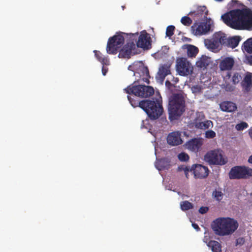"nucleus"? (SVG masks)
I'll return each mask as SVG.
<instances>
[{"instance_id": "nucleus-1", "label": "nucleus", "mask_w": 252, "mask_h": 252, "mask_svg": "<svg viewBox=\"0 0 252 252\" xmlns=\"http://www.w3.org/2000/svg\"><path fill=\"white\" fill-rule=\"evenodd\" d=\"M224 23L236 30H252V11L249 8L236 9L221 16Z\"/></svg>"}, {"instance_id": "nucleus-2", "label": "nucleus", "mask_w": 252, "mask_h": 252, "mask_svg": "<svg viewBox=\"0 0 252 252\" xmlns=\"http://www.w3.org/2000/svg\"><path fill=\"white\" fill-rule=\"evenodd\" d=\"M238 225L237 221L233 218L220 217L212 221L211 228L216 235L224 236L233 233Z\"/></svg>"}, {"instance_id": "nucleus-3", "label": "nucleus", "mask_w": 252, "mask_h": 252, "mask_svg": "<svg viewBox=\"0 0 252 252\" xmlns=\"http://www.w3.org/2000/svg\"><path fill=\"white\" fill-rule=\"evenodd\" d=\"M141 104L142 109L146 113L150 120L158 119L163 112L162 97L159 93L150 99L145 100Z\"/></svg>"}, {"instance_id": "nucleus-4", "label": "nucleus", "mask_w": 252, "mask_h": 252, "mask_svg": "<svg viewBox=\"0 0 252 252\" xmlns=\"http://www.w3.org/2000/svg\"><path fill=\"white\" fill-rule=\"evenodd\" d=\"M185 111V100L180 93L173 94L169 98L168 111L171 121L177 120Z\"/></svg>"}, {"instance_id": "nucleus-5", "label": "nucleus", "mask_w": 252, "mask_h": 252, "mask_svg": "<svg viewBox=\"0 0 252 252\" xmlns=\"http://www.w3.org/2000/svg\"><path fill=\"white\" fill-rule=\"evenodd\" d=\"M124 91L128 94H134L140 97H148L154 93L153 87L142 85H136L133 84L128 86L124 89Z\"/></svg>"}, {"instance_id": "nucleus-6", "label": "nucleus", "mask_w": 252, "mask_h": 252, "mask_svg": "<svg viewBox=\"0 0 252 252\" xmlns=\"http://www.w3.org/2000/svg\"><path fill=\"white\" fill-rule=\"evenodd\" d=\"M123 34L125 33L120 32L109 38L106 46V51L109 54L115 55L117 53L118 50L123 45L125 41V38ZM126 35H128L127 34Z\"/></svg>"}, {"instance_id": "nucleus-7", "label": "nucleus", "mask_w": 252, "mask_h": 252, "mask_svg": "<svg viewBox=\"0 0 252 252\" xmlns=\"http://www.w3.org/2000/svg\"><path fill=\"white\" fill-rule=\"evenodd\" d=\"M213 21L211 18H206L199 23L194 22L191 27L192 33L195 35H201L207 34L212 31V27L213 26Z\"/></svg>"}, {"instance_id": "nucleus-8", "label": "nucleus", "mask_w": 252, "mask_h": 252, "mask_svg": "<svg viewBox=\"0 0 252 252\" xmlns=\"http://www.w3.org/2000/svg\"><path fill=\"white\" fill-rule=\"evenodd\" d=\"M204 160L210 165H222L227 162V159L223 157L222 151L219 150L208 152L204 156Z\"/></svg>"}, {"instance_id": "nucleus-9", "label": "nucleus", "mask_w": 252, "mask_h": 252, "mask_svg": "<svg viewBox=\"0 0 252 252\" xmlns=\"http://www.w3.org/2000/svg\"><path fill=\"white\" fill-rule=\"evenodd\" d=\"M128 35L129 36V38L132 41L128 42L120 49L118 55L119 58L129 59L132 55L135 54L134 50L136 49V47L133 40H136L138 33H130Z\"/></svg>"}, {"instance_id": "nucleus-10", "label": "nucleus", "mask_w": 252, "mask_h": 252, "mask_svg": "<svg viewBox=\"0 0 252 252\" xmlns=\"http://www.w3.org/2000/svg\"><path fill=\"white\" fill-rule=\"evenodd\" d=\"M252 176V169L245 166L232 167L229 173L230 179H247Z\"/></svg>"}, {"instance_id": "nucleus-11", "label": "nucleus", "mask_w": 252, "mask_h": 252, "mask_svg": "<svg viewBox=\"0 0 252 252\" xmlns=\"http://www.w3.org/2000/svg\"><path fill=\"white\" fill-rule=\"evenodd\" d=\"M176 69L180 75L189 74L192 70L191 63L185 58H179L176 60Z\"/></svg>"}, {"instance_id": "nucleus-12", "label": "nucleus", "mask_w": 252, "mask_h": 252, "mask_svg": "<svg viewBox=\"0 0 252 252\" xmlns=\"http://www.w3.org/2000/svg\"><path fill=\"white\" fill-rule=\"evenodd\" d=\"M151 42V38L149 34L146 31H143L138 36V40L136 41V46L143 50H149L152 47Z\"/></svg>"}, {"instance_id": "nucleus-13", "label": "nucleus", "mask_w": 252, "mask_h": 252, "mask_svg": "<svg viewBox=\"0 0 252 252\" xmlns=\"http://www.w3.org/2000/svg\"><path fill=\"white\" fill-rule=\"evenodd\" d=\"M208 11L205 6H198L195 10L190 11L188 15H190L194 22L205 20L207 18Z\"/></svg>"}, {"instance_id": "nucleus-14", "label": "nucleus", "mask_w": 252, "mask_h": 252, "mask_svg": "<svg viewBox=\"0 0 252 252\" xmlns=\"http://www.w3.org/2000/svg\"><path fill=\"white\" fill-rule=\"evenodd\" d=\"M193 171L194 176L196 178L204 179L206 178L209 174V169L207 167L201 164L193 165L190 169Z\"/></svg>"}, {"instance_id": "nucleus-15", "label": "nucleus", "mask_w": 252, "mask_h": 252, "mask_svg": "<svg viewBox=\"0 0 252 252\" xmlns=\"http://www.w3.org/2000/svg\"><path fill=\"white\" fill-rule=\"evenodd\" d=\"M203 145L202 140L200 138H194L186 142V147L190 151L197 153Z\"/></svg>"}, {"instance_id": "nucleus-16", "label": "nucleus", "mask_w": 252, "mask_h": 252, "mask_svg": "<svg viewBox=\"0 0 252 252\" xmlns=\"http://www.w3.org/2000/svg\"><path fill=\"white\" fill-rule=\"evenodd\" d=\"M181 133L179 131H173L170 133L167 137V142L171 146L179 145L183 143Z\"/></svg>"}, {"instance_id": "nucleus-17", "label": "nucleus", "mask_w": 252, "mask_h": 252, "mask_svg": "<svg viewBox=\"0 0 252 252\" xmlns=\"http://www.w3.org/2000/svg\"><path fill=\"white\" fill-rule=\"evenodd\" d=\"M212 63L211 58L202 55L196 62V66L200 70H204Z\"/></svg>"}, {"instance_id": "nucleus-18", "label": "nucleus", "mask_w": 252, "mask_h": 252, "mask_svg": "<svg viewBox=\"0 0 252 252\" xmlns=\"http://www.w3.org/2000/svg\"><path fill=\"white\" fill-rule=\"evenodd\" d=\"M234 64V60L231 57H225L220 63L219 67L221 70H230Z\"/></svg>"}, {"instance_id": "nucleus-19", "label": "nucleus", "mask_w": 252, "mask_h": 252, "mask_svg": "<svg viewBox=\"0 0 252 252\" xmlns=\"http://www.w3.org/2000/svg\"><path fill=\"white\" fill-rule=\"evenodd\" d=\"M170 73V65L167 64H163L159 68L157 78L160 82H162L165 77Z\"/></svg>"}, {"instance_id": "nucleus-20", "label": "nucleus", "mask_w": 252, "mask_h": 252, "mask_svg": "<svg viewBox=\"0 0 252 252\" xmlns=\"http://www.w3.org/2000/svg\"><path fill=\"white\" fill-rule=\"evenodd\" d=\"M220 109L225 112H234L237 109V106L235 103L231 101H223L220 105Z\"/></svg>"}, {"instance_id": "nucleus-21", "label": "nucleus", "mask_w": 252, "mask_h": 252, "mask_svg": "<svg viewBox=\"0 0 252 252\" xmlns=\"http://www.w3.org/2000/svg\"><path fill=\"white\" fill-rule=\"evenodd\" d=\"M155 166L158 170L168 169L170 167V161L166 158H161L156 162Z\"/></svg>"}, {"instance_id": "nucleus-22", "label": "nucleus", "mask_w": 252, "mask_h": 252, "mask_svg": "<svg viewBox=\"0 0 252 252\" xmlns=\"http://www.w3.org/2000/svg\"><path fill=\"white\" fill-rule=\"evenodd\" d=\"M213 37L219 45H225L227 37L226 34L221 32H215Z\"/></svg>"}, {"instance_id": "nucleus-23", "label": "nucleus", "mask_w": 252, "mask_h": 252, "mask_svg": "<svg viewBox=\"0 0 252 252\" xmlns=\"http://www.w3.org/2000/svg\"><path fill=\"white\" fill-rule=\"evenodd\" d=\"M183 49L187 50V55L189 57H195L199 51L196 47L190 44L184 45Z\"/></svg>"}, {"instance_id": "nucleus-24", "label": "nucleus", "mask_w": 252, "mask_h": 252, "mask_svg": "<svg viewBox=\"0 0 252 252\" xmlns=\"http://www.w3.org/2000/svg\"><path fill=\"white\" fill-rule=\"evenodd\" d=\"M241 39V38L240 36H234L227 38L225 46L234 48L238 45Z\"/></svg>"}, {"instance_id": "nucleus-25", "label": "nucleus", "mask_w": 252, "mask_h": 252, "mask_svg": "<svg viewBox=\"0 0 252 252\" xmlns=\"http://www.w3.org/2000/svg\"><path fill=\"white\" fill-rule=\"evenodd\" d=\"M94 52L97 60L100 62L103 65H109V60L107 57L104 56L99 51L94 50Z\"/></svg>"}, {"instance_id": "nucleus-26", "label": "nucleus", "mask_w": 252, "mask_h": 252, "mask_svg": "<svg viewBox=\"0 0 252 252\" xmlns=\"http://www.w3.org/2000/svg\"><path fill=\"white\" fill-rule=\"evenodd\" d=\"M138 72L140 73H139L140 76L143 77V80L144 78L148 79V78L150 77L148 67L144 66L141 62H140V65H139L138 67Z\"/></svg>"}, {"instance_id": "nucleus-27", "label": "nucleus", "mask_w": 252, "mask_h": 252, "mask_svg": "<svg viewBox=\"0 0 252 252\" xmlns=\"http://www.w3.org/2000/svg\"><path fill=\"white\" fill-rule=\"evenodd\" d=\"M208 247L210 248L213 252H221V246L216 241H210L208 243Z\"/></svg>"}, {"instance_id": "nucleus-28", "label": "nucleus", "mask_w": 252, "mask_h": 252, "mask_svg": "<svg viewBox=\"0 0 252 252\" xmlns=\"http://www.w3.org/2000/svg\"><path fill=\"white\" fill-rule=\"evenodd\" d=\"M205 44L208 49L213 50L217 49L220 46L213 37L211 39L205 40Z\"/></svg>"}, {"instance_id": "nucleus-29", "label": "nucleus", "mask_w": 252, "mask_h": 252, "mask_svg": "<svg viewBox=\"0 0 252 252\" xmlns=\"http://www.w3.org/2000/svg\"><path fill=\"white\" fill-rule=\"evenodd\" d=\"M252 83V74H247L243 81L242 82V85L246 90H248L251 87Z\"/></svg>"}, {"instance_id": "nucleus-30", "label": "nucleus", "mask_w": 252, "mask_h": 252, "mask_svg": "<svg viewBox=\"0 0 252 252\" xmlns=\"http://www.w3.org/2000/svg\"><path fill=\"white\" fill-rule=\"evenodd\" d=\"M136 96L134 95L133 97H131L129 95H127V99L129 100V103L133 107H139L142 108V103L145 101V100H141L140 101L136 100L135 99Z\"/></svg>"}, {"instance_id": "nucleus-31", "label": "nucleus", "mask_w": 252, "mask_h": 252, "mask_svg": "<svg viewBox=\"0 0 252 252\" xmlns=\"http://www.w3.org/2000/svg\"><path fill=\"white\" fill-rule=\"evenodd\" d=\"M211 126H213V123L210 120H208L203 122L197 123L196 124V126L197 128L204 129L208 128Z\"/></svg>"}, {"instance_id": "nucleus-32", "label": "nucleus", "mask_w": 252, "mask_h": 252, "mask_svg": "<svg viewBox=\"0 0 252 252\" xmlns=\"http://www.w3.org/2000/svg\"><path fill=\"white\" fill-rule=\"evenodd\" d=\"M245 50L249 53H252V38L246 40L243 44Z\"/></svg>"}, {"instance_id": "nucleus-33", "label": "nucleus", "mask_w": 252, "mask_h": 252, "mask_svg": "<svg viewBox=\"0 0 252 252\" xmlns=\"http://www.w3.org/2000/svg\"><path fill=\"white\" fill-rule=\"evenodd\" d=\"M181 209L182 210L185 211L189 210L193 208L192 203L188 201H184L180 203Z\"/></svg>"}, {"instance_id": "nucleus-34", "label": "nucleus", "mask_w": 252, "mask_h": 252, "mask_svg": "<svg viewBox=\"0 0 252 252\" xmlns=\"http://www.w3.org/2000/svg\"><path fill=\"white\" fill-rule=\"evenodd\" d=\"M139 65H140V62H134L132 64L128 66V69L133 71L134 75L136 73H140L138 72V67Z\"/></svg>"}, {"instance_id": "nucleus-35", "label": "nucleus", "mask_w": 252, "mask_h": 252, "mask_svg": "<svg viewBox=\"0 0 252 252\" xmlns=\"http://www.w3.org/2000/svg\"><path fill=\"white\" fill-rule=\"evenodd\" d=\"M181 22L184 26L189 27L192 24V20L190 17L185 16L181 18Z\"/></svg>"}, {"instance_id": "nucleus-36", "label": "nucleus", "mask_w": 252, "mask_h": 252, "mask_svg": "<svg viewBox=\"0 0 252 252\" xmlns=\"http://www.w3.org/2000/svg\"><path fill=\"white\" fill-rule=\"evenodd\" d=\"M212 195L217 201H220L223 197V193L221 191L215 190L213 191Z\"/></svg>"}, {"instance_id": "nucleus-37", "label": "nucleus", "mask_w": 252, "mask_h": 252, "mask_svg": "<svg viewBox=\"0 0 252 252\" xmlns=\"http://www.w3.org/2000/svg\"><path fill=\"white\" fill-rule=\"evenodd\" d=\"M178 158L181 161H187L189 160V155L185 152H182L179 154Z\"/></svg>"}, {"instance_id": "nucleus-38", "label": "nucleus", "mask_w": 252, "mask_h": 252, "mask_svg": "<svg viewBox=\"0 0 252 252\" xmlns=\"http://www.w3.org/2000/svg\"><path fill=\"white\" fill-rule=\"evenodd\" d=\"M175 27L174 26L171 25L167 27L166 30V35L168 37H171L174 34V32Z\"/></svg>"}, {"instance_id": "nucleus-39", "label": "nucleus", "mask_w": 252, "mask_h": 252, "mask_svg": "<svg viewBox=\"0 0 252 252\" xmlns=\"http://www.w3.org/2000/svg\"><path fill=\"white\" fill-rule=\"evenodd\" d=\"M248 127V124L246 122H242L236 125L235 128L237 130H243Z\"/></svg>"}, {"instance_id": "nucleus-40", "label": "nucleus", "mask_w": 252, "mask_h": 252, "mask_svg": "<svg viewBox=\"0 0 252 252\" xmlns=\"http://www.w3.org/2000/svg\"><path fill=\"white\" fill-rule=\"evenodd\" d=\"M223 88H224L227 92H232L234 90V87L228 83L226 80L225 83L222 85Z\"/></svg>"}, {"instance_id": "nucleus-41", "label": "nucleus", "mask_w": 252, "mask_h": 252, "mask_svg": "<svg viewBox=\"0 0 252 252\" xmlns=\"http://www.w3.org/2000/svg\"><path fill=\"white\" fill-rule=\"evenodd\" d=\"M191 90L193 93L199 94L202 93V88L199 85H195L192 87Z\"/></svg>"}, {"instance_id": "nucleus-42", "label": "nucleus", "mask_w": 252, "mask_h": 252, "mask_svg": "<svg viewBox=\"0 0 252 252\" xmlns=\"http://www.w3.org/2000/svg\"><path fill=\"white\" fill-rule=\"evenodd\" d=\"M240 78L241 76L238 73H235L233 75L231 80H232L233 84H236L240 81Z\"/></svg>"}, {"instance_id": "nucleus-43", "label": "nucleus", "mask_w": 252, "mask_h": 252, "mask_svg": "<svg viewBox=\"0 0 252 252\" xmlns=\"http://www.w3.org/2000/svg\"><path fill=\"white\" fill-rule=\"evenodd\" d=\"M216 136V133L212 130H208L205 133V137L207 138H213Z\"/></svg>"}, {"instance_id": "nucleus-44", "label": "nucleus", "mask_w": 252, "mask_h": 252, "mask_svg": "<svg viewBox=\"0 0 252 252\" xmlns=\"http://www.w3.org/2000/svg\"><path fill=\"white\" fill-rule=\"evenodd\" d=\"M209 210V208L208 207H201L199 209V213L201 214H204L206 213Z\"/></svg>"}, {"instance_id": "nucleus-45", "label": "nucleus", "mask_w": 252, "mask_h": 252, "mask_svg": "<svg viewBox=\"0 0 252 252\" xmlns=\"http://www.w3.org/2000/svg\"><path fill=\"white\" fill-rule=\"evenodd\" d=\"M245 240L243 238H239L236 240V245H242L244 244Z\"/></svg>"}, {"instance_id": "nucleus-46", "label": "nucleus", "mask_w": 252, "mask_h": 252, "mask_svg": "<svg viewBox=\"0 0 252 252\" xmlns=\"http://www.w3.org/2000/svg\"><path fill=\"white\" fill-rule=\"evenodd\" d=\"M178 170L179 171H184L185 172L186 170L189 171V169L185 165H181L178 167Z\"/></svg>"}, {"instance_id": "nucleus-47", "label": "nucleus", "mask_w": 252, "mask_h": 252, "mask_svg": "<svg viewBox=\"0 0 252 252\" xmlns=\"http://www.w3.org/2000/svg\"><path fill=\"white\" fill-rule=\"evenodd\" d=\"M108 71V68L105 67L104 65H103L102 67V73L103 75H105Z\"/></svg>"}, {"instance_id": "nucleus-48", "label": "nucleus", "mask_w": 252, "mask_h": 252, "mask_svg": "<svg viewBox=\"0 0 252 252\" xmlns=\"http://www.w3.org/2000/svg\"><path fill=\"white\" fill-rule=\"evenodd\" d=\"M211 240H209V237L207 235H205L203 238V242L207 244V245L208 246V243Z\"/></svg>"}, {"instance_id": "nucleus-49", "label": "nucleus", "mask_w": 252, "mask_h": 252, "mask_svg": "<svg viewBox=\"0 0 252 252\" xmlns=\"http://www.w3.org/2000/svg\"><path fill=\"white\" fill-rule=\"evenodd\" d=\"M192 226L197 231H198V230H200V228H199V226L197 224L195 223H192Z\"/></svg>"}, {"instance_id": "nucleus-50", "label": "nucleus", "mask_w": 252, "mask_h": 252, "mask_svg": "<svg viewBox=\"0 0 252 252\" xmlns=\"http://www.w3.org/2000/svg\"><path fill=\"white\" fill-rule=\"evenodd\" d=\"M248 133H249V136L251 138V139L252 140V126L251 127L249 130H248Z\"/></svg>"}, {"instance_id": "nucleus-51", "label": "nucleus", "mask_w": 252, "mask_h": 252, "mask_svg": "<svg viewBox=\"0 0 252 252\" xmlns=\"http://www.w3.org/2000/svg\"><path fill=\"white\" fill-rule=\"evenodd\" d=\"M231 76V73L230 72H227L226 76L224 77V79H230Z\"/></svg>"}, {"instance_id": "nucleus-52", "label": "nucleus", "mask_w": 252, "mask_h": 252, "mask_svg": "<svg viewBox=\"0 0 252 252\" xmlns=\"http://www.w3.org/2000/svg\"><path fill=\"white\" fill-rule=\"evenodd\" d=\"M248 60L250 63L252 65V55L248 57Z\"/></svg>"}, {"instance_id": "nucleus-53", "label": "nucleus", "mask_w": 252, "mask_h": 252, "mask_svg": "<svg viewBox=\"0 0 252 252\" xmlns=\"http://www.w3.org/2000/svg\"><path fill=\"white\" fill-rule=\"evenodd\" d=\"M165 85L166 86H169V85H171V82L169 81L166 80L165 81Z\"/></svg>"}, {"instance_id": "nucleus-54", "label": "nucleus", "mask_w": 252, "mask_h": 252, "mask_svg": "<svg viewBox=\"0 0 252 252\" xmlns=\"http://www.w3.org/2000/svg\"><path fill=\"white\" fill-rule=\"evenodd\" d=\"M189 171H186V170L185 171V172H185V175H186V177L187 178H188V173H189Z\"/></svg>"}, {"instance_id": "nucleus-55", "label": "nucleus", "mask_w": 252, "mask_h": 252, "mask_svg": "<svg viewBox=\"0 0 252 252\" xmlns=\"http://www.w3.org/2000/svg\"><path fill=\"white\" fill-rule=\"evenodd\" d=\"M216 1H222L223 0H215Z\"/></svg>"}, {"instance_id": "nucleus-56", "label": "nucleus", "mask_w": 252, "mask_h": 252, "mask_svg": "<svg viewBox=\"0 0 252 252\" xmlns=\"http://www.w3.org/2000/svg\"><path fill=\"white\" fill-rule=\"evenodd\" d=\"M250 1H251V2H252V0H249Z\"/></svg>"}]
</instances>
